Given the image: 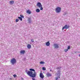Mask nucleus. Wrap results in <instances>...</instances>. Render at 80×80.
I'll list each match as a JSON object with an SVG mask.
<instances>
[{
	"mask_svg": "<svg viewBox=\"0 0 80 80\" xmlns=\"http://www.w3.org/2000/svg\"><path fill=\"white\" fill-rule=\"evenodd\" d=\"M42 70H46V68L44 67H43Z\"/></svg>",
	"mask_w": 80,
	"mask_h": 80,
	"instance_id": "nucleus-19",
	"label": "nucleus"
},
{
	"mask_svg": "<svg viewBox=\"0 0 80 80\" xmlns=\"http://www.w3.org/2000/svg\"><path fill=\"white\" fill-rule=\"evenodd\" d=\"M31 18H28V21H29V22H30V23H31Z\"/></svg>",
	"mask_w": 80,
	"mask_h": 80,
	"instance_id": "nucleus-14",
	"label": "nucleus"
},
{
	"mask_svg": "<svg viewBox=\"0 0 80 80\" xmlns=\"http://www.w3.org/2000/svg\"><path fill=\"white\" fill-rule=\"evenodd\" d=\"M32 80H35V78H32Z\"/></svg>",
	"mask_w": 80,
	"mask_h": 80,
	"instance_id": "nucleus-27",
	"label": "nucleus"
},
{
	"mask_svg": "<svg viewBox=\"0 0 80 80\" xmlns=\"http://www.w3.org/2000/svg\"><path fill=\"white\" fill-rule=\"evenodd\" d=\"M46 76L48 77H51V76H52V74L49 73H48L46 74Z\"/></svg>",
	"mask_w": 80,
	"mask_h": 80,
	"instance_id": "nucleus-10",
	"label": "nucleus"
},
{
	"mask_svg": "<svg viewBox=\"0 0 80 80\" xmlns=\"http://www.w3.org/2000/svg\"><path fill=\"white\" fill-rule=\"evenodd\" d=\"M18 18H19V19L21 21H22V18L20 17H18Z\"/></svg>",
	"mask_w": 80,
	"mask_h": 80,
	"instance_id": "nucleus-16",
	"label": "nucleus"
},
{
	"mask_svg": "<svg viewBox=\"0 0 80 80\" xmlns=\"http://www.w3.org/2000/svg\"><path fill=\"white\" fill-rule=\"evenodd\" d=\"M56 78V80H58V78Z\"/></svg>",
	"mask_w": 80,
	"mask_h": 80,
	"instance_id": "nucleus-26",
	"label": "nucleus"
},
{
	"mask_svg": "<svg viewBox=\"0 0 80 80\" xmlns=\"http://www.w3.org/2000/svg\"><path fill=\"white\" fill-rule=\"evenodd\" d=\"M20 53H21V54H24V53H25V50H21Z\"/></svg>",
	"mask_w": 80,
	"mask_h": 80,
	"instance_id": "nucleus-8",
	"label": "nucleus"
},
{
	"mask_svg": "<svg viewBox=\"0 0 80 80\" xmlns=\"http://www.w3.org/2000/svg\"><path fill=\"white\" fill-rule=\"evenodd\" d=\"M70 49V46H68V49Z\"/></svg>",
	"mask_w": 80,
	"mask_h": 80,
	"instance_id": "nucleus-23",
	"label": "nucleus"
},
{
	"mask_svg": "<svg viewBox=\"0 0 80 80\" xmlns=\"http://www.w3.org/2000/svg\"><path fill=\"white\" fill-rule=\"evenodd\" d=\"M22 80H23V78H22Z\"/></svg>",
	"mask_w": 80,
	"mask_h": 80,
	"instance_id": "nucleus-28",
	"label": "nucleus"
},
{
	"mask_svg": "<svg viewBox=\"0 0 80 80\" xmlns=\"http://www.w3.org/2000/svg\"><path fill=\"white\" fill-rule=\"evenodd\" d=\"M54 46L55 48H59V46L58 44H54Z\"/></svg>",
	"mask_w": 80,
	"mask_h": 80,
	"instance_id": "nucleus-7",
	"label": "nucleus"
},
{
	"mask_svg": "<svg viewBox=\"0 0 80 80\" xmlns=\"http://www.w3.org/2000/svg\"><path fill=\"white\" fill-rule=\"evenodd\" d=\"M18 21H19V19H16V22H18Z\"/></svg>",
	"mask_w": 80,
	"mask_h": 80,
	"instance_id": "nucleus-18",
	"label": "nucleus"
},
{
	"mask_svg": "<svg viewBox=\"0 0 80 80\" xmlns=\"http://www.w3.org/2000/svg\"><path fill=\"white\" fill-rule=\"evenodd\" d=\"M31 42H34V40L33 39H31Z\"/></svg>",
	"mask_w": 80,
	"mask_h": 80,
	"instance_id": "nucleus-21",
	"label": "nucleus"
},
{
	"mask_svg": "<svg viewBox=\"0 0 80 80\" xmlns=\"http://www.w3.org/2000/svg\"><path fill=\"white\" fill-rule=\"evenodd\" d=\"M13 76L14 78H16V77H17V75H16V74H14Z\"/></svg>",
	"mask_w": 80,
	"mask_h": 80,
	"instance_id": "nucleus-20",
	"label": "nucleus"
},
{
	"mask_svg": "<svg viewBox=\"0 0 80 80\" xmlns=\"http://www.w3.org/2000/svg\"><path fill=\"white\" fill-rule=\"evenodd\" d=\"M68 50V49H65L64 50V51L65 52H67V51Z\"/></svg>",
	"mask_w": 80,
	"mask_h": 80,
	"instance_id": "nucleus-24",
	"label": "nucleus"
},
{
	"mask_svg": "<svg viewBox=\"0 0 80 80\" xmlns=\"http://www.w3.org/2000/svg\"><path fill=\"white\" fill-rule=\"evenodd\" d=\"M20 17L21 18H24V17L23 15H20Z\"/></svg>",
	"mask_w": 80,
	"mask_h": 80,
	"instance_id": "nucleus-22",
	"label": "nucleus"
},
{
	"mask_svg": "<svg viewBox=\"0 0 80 80\" xmlns=\"http://www.w3.org/2000/svg\"><path fill=\"white\" fill-rule=\"evenodd\" d=\"M69 27H70V26H67V25H65L63 28H62V30H64V29H67L68 28H69Z\"/></svg>",
	"mask_w": 80,
	"mask_h": 80,
	"instance_id": "nucleus-5",
	"label": "nucleus"
},
{
	"mask_svg": "<svg viewBox=\"0 0 80 80\" xmlns=\"http://www.w3.org/2000/svg\"><path fill=\"white\" fill-rule=\"evenodd\" d=\"M40 9H37L36 10V12H40Z\"/></svg>",
	"mask_w": 80,
	"mask_h": 80,
	"instance_id": "nucleus-15",
	"label": "nucleus"
},
{
	"mask_svg": "<svg viewBox=\"0 0 80 80\" xmlns=\"http://www.w3.org/2000/svg\"><path fill=\"white\" fill-rule=\"evenodd\" d=\"M37 6L39 8H40V10H43L42 5L40 2H38L37 4Z\"/></svg>",
	"mask_w": 80,
	"mask_h": 80,
	"instance_id": "nucleus-2",
	"label": "nucleus"
},
{
	"mask_svg": "<svg viewBox=\"0 0 80 80\" xmlns=\"http://www.w3.org/2000/svg\"><path fill=\"white\" fill-rule=\"evenodd\" d=\"M27 48L28 49H30L31 48V45L30 44H28L27 46Z\"/></svg>",
	"mask_w": 80,
	"mask_h": 80,
	"instance_id": "nucleus-11",
	"label": "nucleus"
},
{
	"mask_svg": "<svg viewBox=\"0 0 80 80\" xmlns=\"http://www.w3.org/2000/svg\"><path fill=\"white\" fill-rule=\"evenodd\" d=\"M11 63L13 65H14V64L17 63V61H16V59L15 58H12L11 60Z\"/></svg>",
	"mask_w": 80,
	"mask_h": 80,
	"instance_id": "nucleus-3",
	"label": "nucleus"
},
{
	"mask_svg": "<svg viewBox=\"0 0 80 80\" xmlns=\"http://www.w3.org/2000/svg\"><path fill=\"white\" fill-rule=\"evenodd\" d=\"M40 64H44V62L43 61H41L40 62H39Z\"/></svg>",
	"mask_w": 80,
	"mask_h": 80,
	"instance_id": "nucleus-17",
	"label": "nucleus"
},
{
	"mask_svg": "<svg viewBox=\"0 0 80 80\" xmlns=\"http://www.w3.org/2000/svg\"><path fill=\"white\" fill-rule=\"evenodd\" d=\"M9 3L11 5H13L14 3V1L13 0H12L9 2Z\"/></svg>",
	"mask_w": 80,
	"mask_h": 80,
	"instance_id": "nucleus-9",
	"label": "nucleus"
},
{
	"mask_svg": "<svg viewBox=\"0 0 80 80\" xmlns=\"http://www.w3.org/2000/svg\"><path fill=\"white\" fill-rule=\"evenodd\" d=\"M60 68H61V67H58L57 68V69H60Z\"/></svg>",
	"mask_w": 80,
	"mask_h": 80,
	"instance_id": "nucleus-25",
	"label": "nucleus"
},
{
	"mask_svg": "<svg viewBox=\"0 0 80 80\" xmlns=\"http://www.w3.org/2000/svg\"><path fill=\"white\" fill-rule=\"evenodd\" d=\"M40 78H42V79H43V78L45 77V76H44V75L43 74V73H40Z\"/></svg>",
	"mask_w": 80,
	"mask_h": 80,
	"instance_id": "nucleus-6",
	"label": "nucleus"
},
{
	"mask_svg": "<svg viewBox=\"0 0 80 80\" xmlns=\"http://www.w3.org/2000/svg\"><path fill=\"white\" fill-rule=\"evenodd\" d=\"M79 56H80V55H79Z\"/></svg>",
	"mask_w": 80,
	"mask_h": 80,
	"instance_id": "nucleus-31",
	"label": "nucleus"
},
{
	"mask_svg": "<svg viewBox=\"0 0 80 80\" xmlns=\"http://www.w3.org/2000/svg\"><path fill=\"white\" fill-rule=\"evenodd\" d=\"M58 78H60V77H58Z\"/></svg>",
	"mask_w": 80,
	"mask_h": 80,
	"instance_id": "nucleus-29",
	"label": "nucleus"
},
{
	"mask_svg": "<svg viewBox=\"0 0 80 80\" xmlns=\"http://www.w3.org/2000/svg\"><path fill=\"white\" fill-rule=\"evenodd\" d=\"M50 71H52V70H50Z\"/></svg>",
	"mask_w": 80,
	"mask_h": 80,
	"instance_id": "nucleus-30",
	"label": "nucleus"
},
{
	"mask_svg": "<svg viewBox=\"0 0 80 80\" xmlns=\"http://www.w3.org/2000/svg\"><path fill=\"white\" fill-rule=\"evenodd\" d=\"M56 11L57 13H60L61 12V8L59 7H57L56 9Z\"/></svg>",
	"mask_w": 80,
	"mask_h": 80,
	"instance_id": "nucleus-4",
	"label": "nucleus"
},
{
	"mask_svg": "<svg viewBox=\"0 0 80 80\" xmlns=\"http://www.w3.org/2000/svg\"><path fill=\"white\" fill-rule=\"evenodd\" d=\"M27 13H28V14H31V11L29 10H27Z\"/></svg>",
	"mask_w": 80,
	"mask_h": 80,
	"instance_id": "nucleus-12",
	"label": "nucleus"
},
{
	"mask_svg": "<svg viewBox=\"0 0 80 80\" xmlns=\"http://www.w3.org/2000/svg\"><path fill=\"white\" fill-rule=\"evenodd\" d=\"M30 70L34 72V73H33V72L32 71H28L27 72V74L30 77H33V78L35 77H36V75H37V72H35V70L34 69L32 68L30 69Z\"/></svg>",
	"mask_w": 80,
	"mask_h": 80,
	"instance_id": "nucleus-1",
	"label": "nucleus"
},
{
	"mask_svg": "<svg viewBox=\"0 0 80 80\" xmlns=\"http://www.w3.org/2000/svg\"><path fill=\"white\" fill-rule=\"evenodd\" d=\"M46 45L47 46H49L50 45V42H46Z\"/></svg>",
	"mask_w": 80,
	"mask_h": 80,
	"instance_id": "nucleus-13",
	"label": "nucleus"
}]
</instances>
